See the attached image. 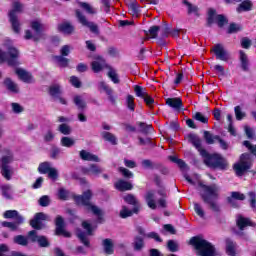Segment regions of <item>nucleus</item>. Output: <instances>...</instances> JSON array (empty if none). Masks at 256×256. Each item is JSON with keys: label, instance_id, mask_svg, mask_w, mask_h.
<instances>
[{"label": "nucleus", "instance_id": "f257e3e1", "mask_svg": "<svg viewBox=\"0 0 256 256\" xmlns=\"http://www.w3.org/2000/svg\"><path fill=\"white\" fill-rule=\"evenodd\" d=\"M200 187L202 188V191L200 192L202 201L208 205L211 211H214V213H219V211H221V207L219 206V203H217V199H219V193L221 191L219 185L200 184Z\"/></svg>", "mask_w": 256, "mask_h": 256}, {"label": "nucleus", "instance_id": "f03ea898", "mask_svg": "<svg viewBox=\"0 0 256 256\" xmlns=\"http://www.w3.org/2000/svg\"><path fill=\"white\" fill-rule=\"evenodd\" d=\"M92 198L93 192H91V190L83 192L82 195H74L73 197L76 205H81L82 207H84L85 211H87L88 213H93V215H96L98 217L99 223H103V211L101 210V208L91 203Z\"/></svg>", "mask_w": 256, "mask_h": 256}, {"label": "nucleus", "instance_id": "7ed1b4c3", "mask_svg": "<svg viewBox=\"0 0 256 256\" xmlns=\"http://www.w3.org/2000/svg\"><path fill=\"white\" fill-rule=\"evenodd\" d=\"M189 244L195 247L198 256H217L215 246L199 236L192 237Z\"/></svg>", "mask_w": 256, "mask_h": 256}, {"label": "nucleus", "instance_id": "20e7f679", "mask_svg": "<svg viewBox=\"0 0 256 256\" xmlns=\"http://www.w3.org/2000/svg\"><path fill=\"white\" fill-rule=\"evenodd\" d=\"M4 47L7 53L0 49V62L6 61L9 67H17L19 65V49L14 47L11 41L5 42Z\"/></svg>", "mask_w": 256, "mask_h": 256}, {"label": "nucleus", "instance_id": "39448f33", "mask_svg": "<svg viewBox=\"0 0 256 256\" xmlns=\"http://www.w3.org/2000/svg\"><path fill=\"white\" fill-rule=\"evenodd\" d=\"M4 219H15L14 222H1L2 227H7L10 231H19V225L25 223V218L17 210H8L3 214Z\"/></svg>", "mask_w": 256, "mask_h": 256}, {"label": "nucleus", "instance_id": "423d86ee", "mask_svg": "<svg viewBox=\"0 0 256 256\" xmlns=\"http://www.w3.org/2000/svg\"><path fill=\"white\" fill-rule=\"evenodd\" d=\"M201 157L204 158L205 165L210 169H227V161L221 158L219 154H209L207 150H203Z\"/></svg>", "mask_w": 256, "mask_h": 256}, {"label": "nucleus", "instance_id": "0eeeda50", "mask_svg": "<svg viewBox=\"0 0 256 256\" xmlns=\"http://www.w3.org/2000/svg\"><path fill=\"white\" fill-rule=\"evenodd\" d=\"M251 165H253L251 154L244 153L240 156L239 163L234 164V171L238 177H243L251 169Z\"/></svg>", "mask_w": 256, "mask_h": 256}, {"label": "nucleus", "instance_id": "6e6552de", "mask_svg": "<svg viewBox=\"0 0 256 256\" xmlns=\"http://www.w3.org/2000/svg\"><path fill=\"white\" fill-rule=\"evenodd\" d=\"M213 23H217L218 27L223 28L227 23H229V20L225 15L219 14L217 15V11L213 8H210L208 10V17H207V27H212Z\"/></svg>", "mask_w": 256, "mask_h": 256}, {"label": "nucleus", "instance_id": "1a4fd4ad", "mask_svg": "<svg viewBox=\"0 0 256 256\" xmlns=\"http://www.w3.org/2000/svg\"><path fill=\"white\" fill-rule=\"evenodd\" d=\"M75 13H76V18L80 23V25L90 29L91 33H94V35H99V26H97V24L87 20V16H85L83 12L76 10Z\"/></svg>", "mask_w": 256, "mask_h": 256}, {"label": "nucleus", "instance_id": "9d476101", "mask_svg": "<svg viewBox=\"0 0 256 256\" xmlns=\"http://www.w3.org/2000/svg\"><path fill=\"white\" fill-rule=\"evenodd\" d=\"M13 162V155L3 156L1 160V174L7 181H11L13 175V169L9 166V163Z\"/></svg>", "mask_w": 256, "mask_h": 256}, {"label": "nucleus", "instance_id": "9b49d317", "mask_svg": "<svg viewBox=\"0 0 256 256\" xmlns=\"http://www.w3.org/2000/svg\"><path fill=\"white\" fill-rule=\"evenodd\" d=\"M82 227L87 231V233L78 230L77 237L80 239L81 243L85 245V247H91V243L89 242V238H87V235H93V228L91 227V224L87 221L82 222Z\"/></svg>", "mask_w": 256, "mask_h": 256}, {"label": "nucleus", "instance_id": "f8f14e48", "mask_svg": "<svg viewBox=\"0 0 256 256\" xmlns=\"http://www.w3.org/2000/svg\"><path fill=\"white\" fill-rule=\"evenodd\" d=\"M42 221H47V214L43 212L36 213L33 219L30 220V226L36 231H41L45 227Z\"/></svg>", "mask_w": 256, "mask_h": 256}, {"label": "nucleus", "instance_id": "ddd939ff", "mask_svg": "<svg viewBox=\"0 0 256 256\" xmlns=\"http://www.w3.org/2000/svg\"><path fill=\"white\" fill-rule=\"evenodd\" d=\"M213 53L216 56V59H219L220 61H229L231 59V55L225 49V46L223 44H215L214 47L212 48Z\"/></svg>", "mask_w": 256, "mask_h": 256}, {"label": "nucleus", "instance_id": "4468645a", "mask_svg": "<svg viewBox=\"0 0 256 256\" xmlns=\"http://www.w3.org/2000/svg\"><path fill=\"white\" fill-rule=\"evenodd\" d=\"M55 225H56L55 235H57L58 237L61 235L62 237H66V238L71 237V232H67V230H65V221L63 220V217L57 216Z\"/></svg>", "mask_w": 256, "mask_h": 256}, {"label": "nucleus", "instance_id": "2eb2a0df", "mask_svg": "<svg viewBox=\"0 0 256 256\" xmlns=\"http://www.w3.org/2000/svg\"><path fill=\"white\" fill-rule=\"evenodd\" d=\"M107 67H109L107 62L101 56H96L91 62V69L94 73H101V71H103V69H107Z\"/></svg>", "mask_w": 256, "mask_h": 256}, {"label": "nucleus", "instance_id": "dca6fc26", "mask_svg": "<svg viewBox=\"0 0 256 256\" xmlns=\"http://www.w3.org/2000/svg\"><path fill=\"white\" fill-rule=\"evenodd\" d=\"M80 171L83 175H93L94 177H99L103 173V168L97 164H90L89 167L82 166Z\"/></svg>", "mask_w": 256, "mask_h": 256}, {"label": "nucleus", "instance_id": "f3484780", "mask_svg": "<svg viewBox=\"0 0 256 256\" xmlns=\"http://www.w3.org/2000/svg\"><path fill=\"white\" fill-rule=\"evenodd\" d=\"M49 93L54 101H59L62 105H67V100L61 97V86L59 84L50 86Z\"/></svg>", "mask_w": 256, "mask_h": 256}, {"label": "nucleus", "instance_id": "a211bd4d", "mask_svg": "<svg viewBox=\"0 0 256 256\" xmlns=\"http://www.w3.org/2000/svg\"><path fill=\"white\" fill-rule=\"evenodd\" d=\"M98 89H102L103 91H105L106 95H108V100L110 101V103H112V105H115V103H117V97L113 95V89L109 87L107 83L103 81L99 82Z\"/></svg>", "mask_w": 256, "mask_h": 256}, {"label": "nucleus", "instance_id": "6ab92c4d", "mask_svg": "<svg viewBox=\"0 0 256 256\" xmlns=\"http://www.w3.org/2000/svg\"><path fill=\"white\" fill-rule=\"evenodd\" d=\"M57 29L60 33H64V35H72L75 31V26L71 22L65 21L58 24Z\"/></svg>", "mask_w": 256, "mask_h": 256}, {"label": "nucleus", "instance_id": "aec40b11", "mask_svg": "<svg viewBox=\"0 0 256 256\" xmlns=\"http://www.w3.org/2000/svg\"><path fill=\"white\" fill-rule=\"evenodd\" d=\"M79 157L82 159V161H92L94 163H99L101 159L99 156L87 151V150H81L79 152Z\"/></svg>", "mask_w": 256, "mask_h": 256}, {"label": "nucleus", "instance_id": "412c9836", "mask_svg": "<svg viewBox=\"0 0 256 256\" xmlns=\"http://www.w3.org/2000/svg\"><path fill=\"white\" fill-rule=\"evenodd\" d=\"M125 203H128V205H133V213H139V209H141V204H139V201L133 194H128L123 197Z\"/></svg>", "mask_w": 256, "mask_h": 256}, {"label": "nucleus", "instance_id": "4be33fe9", "mask_svg": "<svg viewBox=\"0 0 256 256\" xmlns=\"http://www.w3.org/2000/svg\"><path fill=\"white\" fill-rule=\"evenodd\" d=\"M166 105L174 109V111H181V109H183V100H181L179 97L167 98Z\"/></svg>", "mask_w": 256, "mask_h": 256}, {"label": "nucleus", "instance_id": "5701e85b", "mask_svg": "<svg viewBox=\"0 0 256 256\" xmlns=\"http://www.w3.org/2000/svg\"><path fill=\"white\" fill-rule=\"evenodd\" d=\"M9 22L11 23L12 30L14 33H21V22H19V18L13 12L8 14Z\"/></svg>", "mask_w": 256, "mask_h": 256}, {"label": "nucleus", "instance_id": "b1692460", "mask_svg": "<svg viewBox=\"0 0 256 256\" xmlns=\"http://www.w3.org/2000/svg\"><path fill=\"white\" fill-rule=\"evenodd\" d=\"M188 141L189 143L193 144V146L199 151L200 155H202L203 151H206L201 147V138L196 134H188Z\"/></svg>", "mask_w": 256, "mask_h": 256}, {"label": "nucleus", "instance_id": "393cba45", "mask_svg": "<svg viewBox=\"0 0 256 256\" xmlns=\"http://www.w3.org/2000/svg\"><path fill=\"white\" fill-rule=\"evenodd\" d=\"M188 141L189 143L193 144V146L199 151L200 155H202L203 151H206L201 147V138L196 134H188Z\"/></svg>", "mask_w": 256, "mask_h": 256}, {"label": "nucleus", "instance_id": "a878e982", "mask_svg": "<svg viewBox=\"0 0 256 256\" xmlns=\"http://www.w3.org/2000/svg\"><path fill=\"white\" fill-rule=\"evenodd\" d=\"M236 224L240 231H243L245 227H253V222H251V219L245 218L242 215L237 216Z\"/></svg>", "mask_w": 256, "mask_h": 256}, {"label": "nucleus", "instance_id": "bb28decb", "mask_svg": "<svg viewBox=\"0 0 256 256\" xmlns=\"http://www.w3.org/2000/svg\"><path fill=\"white\" fill-rule=\"evenodd\" d=\"M16 74L18 75L19 79H21V81H23L24 83H33V76L26 70L18 68L16 69Z\"/></svg>", "mask_w": 256, "mask_h": 256}, {"label": "nucleus", "instance_id": "cd10ccee", "mask_svg": "<svg viewBox=\"0 0 256 256\" xmlns=\"http://www.w3.org/2000/svg\"><path fill=\"white\" fill-rule=\"evenodd\" d=\"M145 201L150 209H157V202L155 201V192L148 191L145 195Z\"/></svg>", "mask_w": 256, "mask_h": 256}, {"label": "nucleus", "instance_id": "c85d7f7f", "mask_svg": "<svg viewBox=\"0 0 256 256\" xmlns=\"http://www.w3.org/2000/svg\"><path fill=\"white\" fill-rule=\"evenodd\" d=\"M102 245L104 247V253H106V255H113V253H115L112 239H109V238L104 239L102 241Z\"/></svg>", "mask_w": 256, "mask_h": 256}, {"label": "nucleus", "instance_id": "c756f323", "mask_svg": "<svg viewBox=\"0 0 256 256\" xmlns=\"http://www.w3.org/2000/svg\"><path fill=\"white\" fill-rule=\"evenodd\" d=\"M73 103L76 105L78 111H85L87 109V102H85V99L81 95L74 96Z\"/></svg>", "mask_w": 256, "mask_h": 256}, {"label": "nucleus", "instance_id": "7c9ffc66", "mask_svg": "<svg viewBox=\"0 0 256 256\" xmlns=\"http://www.w3.org/2000/svg\"><path fill=\"white\" fill-rule=\"evenodd\" d=\"M115 187L118 189V191H131V189H133V184L125 180H118L115 183Z\"/></svg>", "mask_w": 256, "mask_h": 256}, {"label": "nucleus", "instance_id": "2f4dec72", "mask_svg": "<svg viewBox=\"0 0 256 256\" xmlns=\"http://www.w3.org/2000/svg\"><path fill=\"white\" fill-rule=\"evenodd\" d=\"M13 243L16 245H21V247H27V245H29V238L28 236L16 235L13 238Z\"/></svg>", "mask_w": 256, "mask_h": 256}, {"label": "nucleus", "instance_id": "473e14b6", "mask_svg": "<svg viewBox=\"0 0 256 256\" xmlns=\"http://www.w3.org/2000/svg\"><path fill=\"white\" fill-rule=\"evenodd\" d=\"M235 249H237V244L231 239H226V252L229 256H235Z\"/></svg>", "mask_w": 256, "mask_h": 256}, {"label": "nucleus", "instance_id": "72a5a7b5", "mask_svg": "<svg viewBox=\"0 0 256 256\" xmlns=\"http://www.w3.org/2000/svg\"><path fill=\"white\" fill-rule=\"evenodd\" d=\"M252 9H253V3L249 0H245L239 4L236 11H237V13H241L243 11H251Z\"/></svg>", "mask_w": 256, "mask_h": 256}, {"label": "nucleus", "instance_id": "f704fd0d", "mask_svg": "<svg viewBox=\"0 0 256 256\" xmlns=\"http://www.w3.org/2000/svg\"><path fill=\"white\" fill-rule=\"evenodd\" d=\"M4 85L8 91H11L12 93H19V87H17V84H15V82H13L10 78H6L4 80Z\"/></svg>", "mask_w": 256, "mask_h": 256}, {"label": "nucleus", "instance_id": "c9c22d12", "mask_svg": "<svg viewBox=\"0 0 256 256\" xmlns=\"http://www.w3.org/2000/svg\"><path fill=\"white\" fill-rule=\"evenodd\" d=\"M240 62L242 69L244 71H249V58L247 57V54L243 52V50L240 51Z\"/></svg>", "mask_w": 256, "mask_h": 256}, {"label": "nucleus", "instance_id": "e433bc0d", "mask_svg": "<svg viewBox=\"0 0 256 256\" xmlns=\"http://www.w3.org/2000/svg\"><path fill=\"white\" fill-rule=\"evenodd\" d=\"M101 135L105 141H108L112 145H117V137L114 134L110 132H102Z\"/></svg>", "mask_w": 256, "mask_h": 256}, {"label": "nucleus", "instance_id": "4c0bfd02", "mask_svg": "<svg viewBox=\"0 0 256 256\" xmlns=\"http://www.w3.org/2000/svg\"><path fill=\"white\" fill-rule=\"evenodd\" d=\"M133 247L135 251H141V249L145 247V242L143 240V237L136 236L134 238Z\"/></svg>", "mask_w": 256, "mask_h": 256}, {"label": "nucleus", "instance_id": "58836bf2", "mask_svg": "<svg viewBox=\"0 0 256 256\" xmlns=\"http://www.w3.org/2000/svg\"><path fill=\"white\" fill-rule=\"evenodd\" d=\"M125 105H126L127 109H129V111H131L133 113V111H135V97H133V95H131V94H128L126 96Z\"/></svg>", "mask_w": 256, "mask_h": 256}, {"label": "nucleus", "instance_id": "ea45409f", "mask_svg": "<svg viewBox=\"0 0 256 256\" xmlns=\"http://www.w3.org/2000/svg\"><path fill=\"white\" fill-rule=\"evenodd\" d=\"M31 29H33L35 33H41V31H44L45 25L39 20H34L31 22Z\"/></svg>", "mask_w": 256, "mask_h": 256}, {"label": "nucleus", "instance_id": "a19ab883", "mask_svg": "<svg viewBox=\"0 0 256 256\" xmlns=\"http://www.w3.org/2000/svg\"><path fill=\"white\" fill-rule=\"evenodd\" d=\"M234 113L237 121H242L247 117V113L243 112V108L241 106L234 107Z\"/></svg>", "mask_w": 256, "mask_h": 256}, {"label": "nucleus", "instance_id": "79ce46f5", "mask_svg": "<svg viewBox=\"0 0 256 256\" xmlns=\"http://www.w3.org/2000/svg\"><path fill=\"white\" fill-rule=\"evenodd\" d=\"M182 3L187 6L189 15H191V13H194V15H199V8L196 5L191 4L187 0H183Z\"/></svg>", "mask_w": 256, "mask_h": 256}, {"label": "nucleus", "instance_id": "37998d69", "mask_svg": "<svg viewBox=\"0 0 256 256\" xmlns=\"http://www.w3.org/2000/svg\"><path fill=\"white\" fill-rule=\"evenodd\" d=\"M52 169L53 168L51 167V163H49V162H43L38 167L39 173H41L43 175L47 174Z\"/></svg>", "mask_w": 256, "mask_h": 256}, {"label": "nucleus", "instance_id": "c03bdc74", "mask_svg": "<svg viewBox=\"0 0 256 256\" xmlns=\"http://www.w3.org/2000/svg\"><path fill=\"white\" fill-rule=\"evenodd\" d=\"M160 29L161 27L159 26H152L149 28L148 32H146V35H150V39H157Z\"/></svg>", "mask_w": 256, "mask_h": 256}, {"label": "nucleus", "instance_id": "a18cd8bd", "mask_svg": "<svg viewBox=\"0 0 256 256\" xmlns=\"http://www.w3.org/2000/svg\"><path fill=\"white\" fill-rule=\"evenodd\" d=\"M107 76H108L109 79H111V81L114 82L115 84H119V83H120L119 75L117 74V71H115L113 68H110V69H109Z\"/></svg>", "mask_w": 256, "mask_h": 256}, {"label": "nucleus", "instance_id": "49530a36", "mask_svg": "<svg viewBox=\"0 0 256 256\" xmlns=\"http://www.w3.org/2000/svg\"><path fill=\"white\" fill-rule=\"evenodd\" d=\"M79 5L82 7V9H85L86 13H89L90 15H95V13H97L95 8H93V6L87 2H80Z\"/></svg>", "mask_w": 256, "mask_h": 256}, {"label": "nucleus", "instance_id": "de8ad7c7", "mask_svg": "<svg viewBox=\"0 0 256 256\" xmlns=\"http://www.w3.org/2000/svg\"><path fill=\"white\" fill-rule=\"evenodd\" d=\"M58 131L62 133V135H71V126L66 123H62L58 127Z\"/></svg>", "mask_w": 256, "mask_h": 256}, {"label": "nucleus", "instance_id": "09e8293b", "mask_svg": "<svg viewBox=\"0 0 256 256\" xmlns=\"http://www.w3.org/2000/svg\"><path fill=\"white\" fill-rule=\"evenodd\" d=\"M134 93L136 94V97H140L141 99H143L147 95V91L145 90V88L139 85L134 86Z\"/></svg>", "mask_w": 256, "mask_h": 256}, {"label": "nucleus", "instance_id": "8fccbe9b", "mask_svg": "<svg viewBox=\"0 0 256 256\" xmlns=\"http://www.w3.org/2000/svg\"><path fill=\"white\" fill-rule=\"evenodd\" d=\"M55 61L59 65V67H68L69 66V59L63 57V56H55Z\"/></svg>", "mask_w": 256, "mask_h": 256}, {"label": "nucleus", "instance_id": "3c124183", "mask_svg": "<svg viewBox=\"0 0 256 256\" xmlns=\"http://www.w3.org/2000/svg\"><path fill=\"white\" fill-rule=\"evenodd\" d=\"M133 210H129V208H127V206H122V209L120 211V217L122 219H127V217H132L133 216Z\"/></svg>", "mask_w": 256, "mask_h": 256}, {"label": "nucleus", "instance_id": "603ef678", "mask_svg": "<svg viewBox=\"0 0 256 256\" xmlns=\"http://www.w3.org/2000/svg\"><path fill=\"white\" fill-rule=\"evenodd\" d=\"M40 237L41 236H39L37 230H32L28 232V241H31V243H37Z\"/></svg>", "mask_w": 256, "mask_h": 256}, {"label": "nucleus", "instance_id": "864d4df0", "mask_svg": "<svg viewBox=\"0 0 256 256\" xmlns=\"http://www.w3.org/2000/svg\"><path fill=\"white\" fill-rule=\"evenodd\" d=\"M138 125L140 127V132L144 133L145 135H147V133H149L150 131H153V126L149 124H146L144 122H139Z\"/></svg>", "mask_w": 256, "mask_h": 256}, {"label": "nucleus", "instance_id": "5fc2aeb1", "mask_svg": "<svg viewBox=\"0 0 256 256\" xmlns=\"http://www.w3.org/2000/svg\"><path fill=\"white\" fill-rule=\"evenodd\" d=\"M61 145L62 147H73V145H75V140L69 137H62Z\"/></svg>", "mask_w": 256, "mask_h": 256}, {"label": "nucleus", "instance_id": "6e6d98bb", "mask_svg": "<svg viewBox=\"0 0 256 256\" xmlns=\"http://www.w3.org/2000/svg\"><path fill=\"white\" fill-rule=\"evenodd\" d=\"M242 27L239 24L236 23H231L228 27L227 33L229 35L233 34V33H239V31H241Z\"/></svg>", "mask_w": 256, "mask_h": 256}, {"label": "nucleus", "instance_id": "4d7b16f0", "mask_svg": "<svg viewBox=\"0 0 256 256\" xmlns=\"http://www.w3.org/2000/svg\"><path fill=\"white\" fill-rule=\"evenodd\" d=\"M40 207H49L51 205V198L47 195L40 197L38 200Z\"/></svg>", "mask_w": 256, "mask_h": 256}, {"label": "nucleus", "instance_id": "13d9d810", "mask_svg": "<svg viewBox=\"0 0 256 256\" xmlns=\"http://www.w3.org/2000/svg\"><path fill=\"white\" fill-rule=\"evenodd\" d=\"M2 195L5 197V199H13L11 196V186L4 185L1 187Z\"/></svg>", "mask_w": 256, "mask_h": 256}, {"label": "nucleus", "instance_id": "bf43d9fd", "mask_svg": "<svg viewBox=\"0 0 256 256\" xmlns=\"http://www.w3.org/2000/svg\"><path fill=\"white\" fill-rule=\"evenodd\" d=\"M204 139L208 145H213V143H215V141H217L215 139V136L213 134H211V132H209V131H204Z\"/></svg>", "mask_w": 256, "mask_h": 256}, {"label": "nucleus", "instance_id": "052dcab7", "mask_svg": "<svg viewBox=\"0 0 256 256\" xmlns=\"http://www.w3.org/2000/svg\"><path fill=\"white\" fill-rule=\"evenodd\" d=\"M193 119L200 121V123H209V118H207V116L203 115L201 112H196L193 115Z\"/></svg>", "mask_w": 256, "mask_h": 256}, {"label": "nucleus", "instance_id": "680f3d73", "mask_svg": "<svg viewBox=\"0 0 256 256\" xmlns=\"http://www.w3.org/2000/svg\"><path fill=\"white\" fill-rule=\"evenodd\" d=\"M167 247L171 253H176V251H179V244L175 240H169L167 242Z\"/></svg>", "mask_w": 256, "mask_h": 256}, {"label": "nucleus", "instance_id": "e2e57ef3", "mask_svg": "<svg viewBox=\"0 0 256 256\" xmlns=\"http://www.w3.org/2000/svg\"><path fill=\"white\" fill-rule=\"evenodd\" d=\"M129 12L133 17H139V5H137L136 3H131L129 5Z\"/></svg>", "mask_w": 256, "mask_h": 256}, {"label": "nucleus", "instance_id": "0e129e2a", "mask_svg": "<svg viewBox=\"0 0 256 256\" xmlns=\"http://www.w3.org/2000/svg\"><path fill=\"white\" fill-rule=\"evenodd\" d=\"M58 199L61 201H67L69 199V192L65 188H60L58 190Z\"/></svg>", "mask_w": 256, "mask_h": 256}, {"label": "nucleus", "instance_id": "69168bd1", "mask_svg": "<svg viewBox=\"0 0 256 256\" xmlns=\"http://www.w3.org/2000/svg\"><path fill=\"white\" fill-rule=\"evenodd\" d=\"M119 173L123 175L126 179H132L133 177V172H131L129 169L125 167H119L118 168Z\"/></svg>", "mask_w": 256, "mask_h": 256}, {"label": "nucleus", "instance_id": "338daca9", "mask_svg": "<svg viewBox=\"0 0 256 256\" xmlns=\"http://www.w3.org/2000/svg\"><path fill=\"white\" fill-rule=\"evenodd\" d=\"M38 245L39 247H49L51 244L49 243V240L47 239L46 236H40L38 238Z\"/></svg>", "mask_w": 256, "mask_h": 256}, {"label": "nucleus", "instance_id": "774afa93", "mask_svg": "<svg viewBox=\"0 0 256 256\" xmlns=\"http://www.w3.org/2000/svg\"><path fill=\"white\" fill-rule=\"evenodd\" d=\"M248 196L250 197V205H251L252 209H256V193L249 192Z\"/></svg>", "mask_w": 256, "mask_h": 256}]
</instances>
